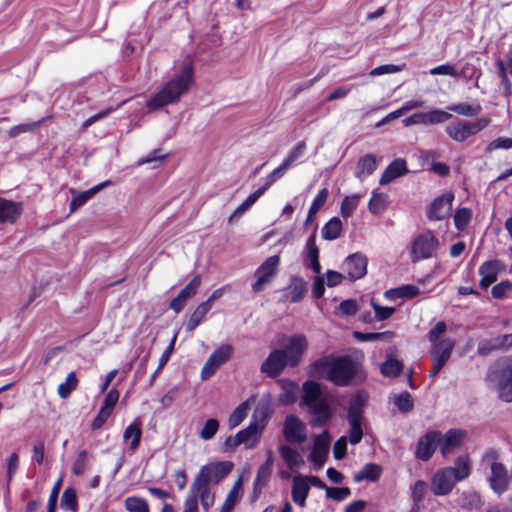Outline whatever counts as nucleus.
Segmentation results:
<instances>
[{"instance_id":"obj_47","label":"nucleus","mask_w":512,"mask_h":512,"mask_svg":"<svg viewBox=\"0 0 512 512\" xmlns=\"http://www.w3.org/2000/svg\"><path fill=\"white\" fill-rule=\"evenodd\" d=\"M428 486L426 482L422 480L416 481L413 486L411 487V498L413 501V511L418 510L420 504L425 498V495L427 493Z\"/></svg>"},{"instance_id":"obj_36","label":"nucleus","mask_w":512,"mask_h":512,"mask_svg":"<svg viewBox=\"0 0 512 512\" xmlns=\"http://www.w3.org/2000/svg\"><path fill=\"white\" fill-rule=\"evenodd\" d=\"M307 151V145L304 141L298 142L282 160V162L291 169L292 167L302 163V159Z\"/></svg>"},{"instance_id":"obj_41","label":"nucleus","mask_w":512,"mask_h":512,"mask_svg":"<svg viewBox=\"0 0 512 512\" xmlns=\"http://www.w3.org/2000/svg\"><path fill=\"white\" fill-rule=\"evenodd\" d=\"M211 310L210 306H208V303H200L194 312L191 314L187 324H186V331L193 332L203 321L206 314Z\"/></svg>"},{"instance_id":"obj_26","label":"nucleus","mask_w":512,"mask_h":512,"mask_svg":"<svg viewBox=\"0 0 512 512\" xmlns=\"http://www.w3.org/2000/svg\"><path fill=\"white\" fill-rule=\"evenodd\" d=\"M112 184L110 180H106L104 182H101L100 184L92 187L89 190L77 192L73 189L70 190L72 194V199L70 202V211L74 212L79 207L83 206L88 200H90L94 195H96L99 191H101L103 188L108 187Z\"/></svg>"},{"instance_id":"obj_64","label":"nucleus","mask_w":512,"mask_h":512,"mask_svg":"<svg viewBox=\"0 0 512 512\" xmlns=\"http://www.w3.org/2000/svg\"><path fill=\"white\" fill-rule=\"evenodd\" d=\"M497 149H512V138L507 137H499L493 141H491L485 148L487 153H490Z\"/></svg>"},{"instance_id":"obj_22","label":"nucleus","mask_w":512,"mask_h":512,"mask_svg":"<svg viewBox=\"0 0 512 512\" xmlns=\"http://www.w3.org/2000/svg\"><path fill=\"white\" fill-rule=\"evenodd\" d=\"M201 276L195 275L192 280L178 293L170 302V308L176 313H180L184 308L186 301L194 296L201 285Z\"/></svg>"},{"instance_id":"obj_17","label":"nucleus","mask_w":512,"mask_h":512,"mask_svg":"<svg viewBox=\"0 0 512 512\" xmlns=\"http://www.w3.org/2000/svg\"><path fill=\"white\" fill-rule=\"evenodd\" d=\"M440 436L441 433L439 431H428L418 440L415 457L424 462L430 460L439 445Z\"/></svg>"},{"instance_id":"obj_11","label":"nucleus","mask_w":512,"mask_h":512,"mask_svg":"<svg viewBox=\"0 0 512 512\" xmlns=\"http://www.w3.org/2000/svg\"><path fill=\"white\" fill-rule=\"evenodd\" d=\"M308 347L306 336L303 334H295L285 338L283 348L287 360L290 362V367H296Z\"/></svg>"},{"instance_id":"obj_57","label":"nucleus","mask_w":512,"mask_h":512,"mask_svg":"<svg viewBox=\"0 0 512 512\" xmlns=\"http://www.w3.org/2000/svg\"><path fill=\"white\" fill-rule=\"evenodd\" d=\"M241 489V480L236 481L234 486L229 491L228 495L226 496V499L222 505L221 508L225 509L226 511H231L234 509V506L236 503L240 500L239 491Z\"/></svg>"},{"instance_id":"obj_32","label":"nucleus","mask_w":512,"mask_h":512,"mask_svg":"<svg viewBox=\"0 0 512 512\" xmlns=\"http://www.w3.org/2000/svg\"><path fill=\"white\" fill-rule=\"evenodd\" d=\"M307 292V282L301 277H293L286 289V296L292 303L300 302Z\"/></svg>"},{"instance_id":"obj_50","label":"nucleus","mask_w":512,"mask_h":512,"mask_svg":"<svg viewBox=\"0 0 512 512\" xmlns=\"http://www.w3.org/2000/svg\"><path fill=\"white\" fill-rule=\"evenodd\" d=\"M472 210L467 207L459 208L454 214V225L458 231H464L472 218Z\"/></svg>"},{"instance_id":"obj_52","label":"nucleus","mask_w":512,"mask_h":512,"mask_svg":"<svg viewBox=\"0 0 512 512\" xmlns=\"http://www.w3.org/2000/svg\"><path fill=\"white\" fill-rule=\"evenodd\" d=\"M125 508L128 512H150L148 502L136 496L126 498Z\"/></svg>"},{"instance_id":"obj_59","label":"nucleus","mask_w":512,"mask_h":512,"mask_svg":"<svg viewBox=\"0 0 512 512\" xmlns=\"http://www.w3.org/2000/svg\"><path fill=\"white\" fill-rule=\"evenodd\" d=\"M394 404L401 412H409L413 409L414 406L412 396L407 391L395 395Z\"/></svg>"},{"instance_id":"obj_43","label":"nucleus","mask_w":512,"mask_h":512,"mask_svg":"<svg viewBox=\"0 0 512 512\" xmlns=\"http://www.w3.org/2000/svg\"><path fill=\"white\" fill-rule=\"evenodd\" d=\"M388 204V195L374 190L368 203V210L372 214H380L385 211Z\"/></svg>"},{"instance_id":"obj_54","label":"nucleus","mask_w":512,"mask_h":512,"mask_svg":"<svg viewBox=\"0 0 512 512\" xmlns=\"http://www.w3.org/2000/svg\"><path fill=\"white\" fill-rule=\"evenodd\" d=\"M403 369V364L397 359L389 358L381 365V373L387 377L398 376Z\"/></svg>"},{"instance_id":"obj_2","label":"nucleus","mask_w":512,"mask_h":512,"mask_svg":"<svg viewBox=\"0 0 512 512\" xmlns=\"http://www.w3.org/2000/svg\"><path fill=\"white\" fill-rule=\"evenodd\" d=\"M194 82L193 66L185 62L180 70L168 80L148 101L150 111L159 110L165 106L179 102L188 93Z\"/></svg>"},{"instance_id":"obj_38","label":"nucleus","mask_w":512,"mask_h":512,"mask_svg":"<svg viewBox=\"0 0 512 512\" xmlns=\"http://www.w3.org/2000/svg\"><path fill=\"white\" fill-rule=\"evenodd\" d=\"M142 436L141 430V421L139 418H136L124 431L123 438L124 440L131 439L130 449L131 451H135L140 444Z\"/></svg>"},{"instance_id":"obj_25","label":"nucleus","mask_w":512,"mask_h":512,"mask_svg":"<svg viewBox=\"0 0 512 512\" xmlns=\"http://www.w3.org/2000/svg\"><path fill=\"white\" fill-rule=\"evenodd\" d=\"M262 431L263 427H260L259 423L251 421L246 428L236 434L237 442L245 445L247 449H253L258 444Z\"/></svg>"},{"instance_id":"obj_21","label":"nucleus","mask_w":512,"mask_h":512,"mask_svg":"<svg viewBox=\"0 0 512 512\" xmlns=\"http://www.w3.org/2000/svg\"><path fill=\"white\" fill-rule=\"evenodd\" d=\"M303 261L304 265L310 268L314 273H321L319 248L316 245V231H314L306 240L303 251Z\"/></svg>"},{"instance_id":"obj_44","label":"nucleus","mask_w":512,"mask_h":512,"mask_svg":"<svg viewBox=\"0 0 512 512\" xmlns=\"http://www.w3.org/2000/svg\"><path fill=\"white\" fill-rule=\"evenodd\" d=\"M499 397L505 402H512V367L498 384Z\"/></svg>"},{"instance_id":"obj_15","label":"nucleus","mask_w":512,"mask_h":512,"mask_svg":"<svg viewBox=\"0 0 512 512\" xmlns=\"http://www.w3.org/2000/svg\"><path fill=\"white\" fill-rule=\"evenodd\" d=\"M506 269V265L502 260L492 259L483 262L478 273L481 276L479 285L482 290H486L491 284H493L500 273Z\"/></svg>"},{"instance_id":"obj_30","label":"nucleus","mask_w":512,"mask_h":512,"mask_svg":"<svg viewBox=\"0 0 512 512\" xmlns=\"http://www.w3.org/2000/svg\"><path fill=\"white\" fill-rule=\"evenodd\" d=\"M278 452L281 459L290 470L299 468L304 464V460L300 452L289 443L280 444L278 446Z\"/></svg>"},{"instance_id":"obj_49","label":"nucleus","mask_w":512,"mask_h":512,"mask_svg":"<svg viewBox=\"0 0 512 512\" xmlns=\"http://www.w3.org/2000/svg\"><path fill=\"white\" fill-rule=\"evenodd\" d=\"M77 385H78V378L76 376V373L70 372L67 375L65 382L61 383L58 386V389H57L58 395L62 399H66L77 388Z\"/></svg>"},{"instance_id":"obj_6","label":"nucleus","mask_w":512,"mask_h":512,"mask_svg":"<svg viewBox=\"0 0 512 512\" xmlns=\"http://www.w3.org/2000/svg\"><path fill=\"white\" fill-rule=\"evenodd\" d=\"M366 405V397L362 393H357L350 399L347 420L349 422V442L356 445L361 442L363 437V412Z\"/></svg>"},{"instance_id":"obj_37","label":"nucleus","mask_w":512,"mask_h":512,"mask_svg":"<svg viewBox=\"0 0 512 512\" xmlns=\"http://www.w3.org/2000/svg\"><path fill=\"white\" fill-rule=\"evenodd\" d=\"M453 118L452 114L441 109H431L427 112H421L422 125L441 124Z\"/></svg>"},{"instance_id":"obj_40","label":"nucleus","mask_w":512,"mask_h":512,"mask_svg":"<svg viewBox=\"0 0 512 512\" xmlns=\"http://www.w3.org/2000/svg\"><path fill=\"white\" fill-rule=\"evenodd\" d=\"M272 412L273 410L271 408L269 401L261 400L254 410L251 421L259 423V426L263 427L264 429L269 418L272 415Z\"/></svg>"},{"instance_id":"obj_12","label":"nucleus","mask_w":512,"mask_h":512,"mask_svg":"<svg viewBox=\"0 0 512 512\" xmlns=\"http://www.w3.org/2000/svg\"><path fill=\"white\" fill-rule=\"evenodd\" d=\"M233 354V347L230 344H223L218 347L206 360L201 369V379H209L218 368L226 363Z\"/></svg>"},{"instance_id":"obj_23","label":"nucleus","mask_w":512,"mask_h":512,"mask_svg":"<svg viewBox=\"0 0 512 512\" xmlns=\"http://www.w3.org/2000/svg\"><path fill=\"white\" fill-rule=\"evenodd\" d=\"M467 433L463 429H449L443 436H440V450L444 457H447L454 449L459 447Z\"/></svg>"},{"instance_id":"obj_18","label":"nucleus","mask_w":512,"mask_h":512,"mask_svg":"<svg viewBox=\"0 0 512 512\" xmlns=\"http://www.w3.org/2000/svg\"><path fill=\"white\" fill-rule=\"evenodd\" d=\"M329 446L330 435L328 431H323L315 437L309 459L316 469H321L325 464L329 453Z\"/></svg>"},{"instance_id":"obj_55","label":"nucleus","mask_w":512,"mask_h":512,"mask_svg":"<svg viewBox=\"0 0 512 512\" xmlns=\"http://www.w3.org/2000/svg\"><path fill=\"white\" fill-rule=\"evenodd\" d=\"M289 168L281 162L278 167H276L271 173H269L264 179V185L261 186V189H264V192L272 186L277 180L281 179Z\"/></svg>"},{"instance_id":"obj_33","label":"nucleus","mask_w":512,"mask_h":512,"mask_svg":"<svg viewBox=\"0 0 512 512\" xmlns=\"http://www.w3.org/2000/svg\"><path fill=\"white\" fill-rule=\"evenodd\" d=\"M378 161L376 157L372 154H367L361 157L357 163V169L355 172V176L363 180L366 177L373 174V172L377 169Z\"/></svg>"},{"instance_id":"obj_62","label":"nucleus","mask_w":512,"mask_h":512,"mask_svg":"<svg viewBox=\"0 0 512 512\" xmlns=\"http://www.w3.org/2000/svg\"><path fill=\"white\" fill-rule=\"evenodd\" d=\"M511 291L512 282H510L509 280H503L492 287L491 295L495 299H503Z\"/></svg>"},{"instance_id":"obj_8","label":"nucleus","mask_w":512,"mask_h":512,"mask_svg":"<svg viewBox=\"0 0 512 512\" xmlns=\"http://www.w3.org/2000/svg\"><path fill=\"white\" fill-rule=\"evenodd\" d=\"M438 248L439 240L432 231L427 230L414 239L411 248V261L416 263L432 258L437 255Z\"/></svg>"},{"instance_id":"obj_29","label":"nucleus","mask_w":512,"mask_h":512,"mask_svg":"<svg viewBox=\"0 0 512 512\" xmlns=\"http://www.w3.org/2000/svg\"><path fill=\"white\" fill-rule=\"evenodd\" d=\"M408 173L407 163L402 158L393 160L385 169L379 183L386 185L394 181L396 178L401 177Z\"/></svg>"},{"instance_id":"obj_53","label":"nucleus","mask_w":512,"mask_h":512,"mask_svg":"<svg viewBox=\"0 0 512 512\" xmlns=\"http://www.w3.org/2000/svg\"><path fill=\"white\" fill-rule=\"evenodd\" d=\"M360 201V196L357 194H352L346 196L341 203V215L344 218H349L353 215L355 209L357 208Z\"/></svg>"},{"instance_id":"obj_34","label":"nucleus","mask_w":512,"mask_h":512,"mask_svg":"<svg viewBox=\"0 0 512 512\" xmlns=\"http://www.w3.org/2000/svg\"><path fill=\"white\" fill-rule=\"evenodd\" d=\"M382 473V468L380 465L375 463L365 464L360 471H358L353 480L355 483H360L364 480H368L371 482H376L379 480Z\"/></svg>"},{"instance_id":"obj_51","label":"nucleus","mask_w":512,"mask_h":512,"mask_svg":"<svg viewBox=\"0 0 512 512\" xmlns=\"http://www.w3.org/2000/svg\"><path fill=\"white\" fill-rule=\"evenodd\" d=\"M46 120V118H42L35 122H29V123H23L18 124L13 127H11L8 130V135L10 138H16L21 134L32 132L40 127V125Z\"/></svg>"},{"instance_id":"obj_42","label":"nucleus","mask_w":512,"mask_h":512,"mask_svg":"<svg viewBox=\"0 0 512 512\" xmlns=\"http://www.w3.org/2000/svg\"><path fill=\"white\" fill-rule=\"evenodd\" d=\"M448 111L454 112L465 117H475L482 111L479 104L458 103L447 107Z\"/></svg>"},{"instance_id":"obj_7","label":"nucleus","mask_w":512,"mask_h":512,"mask_svg":"<svg viewBox=\"0 0 512 512\" xmlns=\"http://www.w3.org/2000/svg\"><path fill=\"white\" fill-rule=\"evenodd\" d=\"M489 124L490 119L486 117L472 121L456 118L452 123L445 127V132L452 140L456 142H464L469 137L484 130L489 126Z\"/></svg>"},{"instance_id":"obj_9","label":"nucleus","mask_w":512,"mask_h":512,"mask_svg":"<svg viewBox=\"0 0 512 512\" xmlns=\"http://www.w3.org/2000/svg\"><path fill=\"white\" fill-rule=\"evenodd\" d=\"M280 265V256L273 255L268 257L255 271L256 281L251 288L254 293H260L265 286L272 282L278 273Z\"/></svg>"},{"instance_id":"obj_63","label":"nucleus","mask_w":512,"mask_h":512,"mask_svg":"<svg viewBox=\"0 0 512 512\" xmlns=\"http://www.w3.org/2000/svg\"><path fill=\"white\" fill-rule=\"evenodd\" d=\"M87 461L88 452L86 450L80 451L72 467L73 473L77 476L82 475L86 471Z\"/></svg>"},{"instance_id":"obj_35","label":"nucleus","mask_w":512,"mask_h":512,"mask_svg":"<svg viewBox=\"0 0 512 512\" xmlns=\"http://www.w3.org/2000/svg\"><path fill=\"white\" fill-rule=\"evenodd\" d=\"M255 401V397L251 396L244 402H242L239 406H237L234 411L230 414L228 419V425L231 429L239 426L243 420L247 417L248 411L250 409V405Z\"/></svg>"},{"instance_id":"obj_10","label":"nucleus","mask_w":512,"mask_h":512,"mask_svg":"<svg viewBox=\"0 0 512 512\" xmlns=\"http://www.w3.org/2000/svg\"><path fill=\"white\" fill-rule=\"evenodd\" d=\"M282 433L289 444H303L307 440L306 424L295 414L285 417Z\"/></svg>"},{"instance_id":"obj_16","label":"nucleus","mask_w":512,"mask_h":512,"mask_svg":"<svg viewBox=\"0 0 512 512\" xmlns=\"http://www.w3.org/2000/svg\"><path fill=\"white\" fill-rule=\"evenodd\" d=\"M368 259L362 253L349 255L343 262L342 269L351 281L363 278L367 273Z\"/></svg>"},{"instance_id":"obj_14","label":"nucleus","mask_w":512,"mask_h":512,"mask_svg":"<svg viewBox=\"0 0 512 512\" xmlns=\"http://www.w3.org/2000/svg\"><path fill=\"white\" fill-rule=\"evenodd\" d=\"M205 479L195 477L188 491L187 496H194V499L200 501L201 506L207 512L214 504L215 493Z\"/></svg>"},{"instance_id":"obj_1","label":"nucleus","mask_w":512,"mask_h":512,"mask_svg":"<svg viewBox=\"0 0 512 512\" xmlns=\"http://www.w3.org/2000/svg\"><path fill=\"white\" fill-rule=\"evenodd\" d=\"M360 372L359 364L350 356H326L310 365L312 376L346 387L351 385Z\"/></svg>"},{"instance_id":"obj_60","label":"nucleus","mask_w":512,"mask_h":512,"mask_svg":"<svg viewBox=\"0 0 512 512\" xmlns=\"http://www.w3.org/2000/svg\"><path fill=\"white\" fill-rule=\"evenodd\" d=\"M218 429L219 422L214 418L208 419L200 431V438L205 441L210 440L215 436Z\"/></svg>"},{"instance_id":"obj_56","label":"nucleus","mask_w":512,"mask_h":512,"mask_svg":"<svg viewBox=\"0 0 512 512\" xmlns=\"http://www.w3.org/2000/svg\"><path fill=\"white\" fill-rule=\"evenodd\" d=\"M289 168L281 162L278 167H276L271 173H269L264 179V185L261 186V189H264V192L272 186L277 180L281 179Z\"/></svg>"},{"instance_id":"obj_20","label":"nucleus","mask_w":512,"mask_h":512,"mask_svg":"<svg viewBox=\"0 0 512 512\" xmlns=\"http://www.w3.org/2000/svg\"><path fill=\"white\" fill-rule=\"evenodd\" d=\"M286 366H290V362L287 360L284 352L280 349H275L262 363L260 370L262 373L274 378L279 376Z\"/></svg>"},{"instance_id":"obj_39","label":"nucleus","mask_w":512,"mask_h":512,"mask_svg":"<svg viewBox=\"0 0 512 512\" xmlns=\"http://www.w3.org/2000/svg\"><path fill=\"white\" fill-rule=\"evenodd\" d=\"M343 229L342 221L339 217H333L326 222L321 230L323 239L333 241L340 237Z\"/></svg>"},{"instance_id":"obj_48","label":"nucleus","mask_w":512,"mask_h":512,"mask_svg":"<svg viewBox=\"0 0 512 512\" xmlns=\"http://www.w3.org/2000/svg\"><path fill=\"white\" fill-rule=\"evenodd\" d=\"M354 337L362 342H372V341H390L394 337V332L392 331H384V332H354Z\"/></svg>"},{"instance_id":"obj_19","label":"nucleus","mask_w":512,"mask_h":512,"mask_svg":"<svg viewBox=\"0 0 512 512\" xmlns=\"http://www.w3.org/2000/svg\"><path fill=\"white\" fill-rule=\"evenodd\" d=\"M454 194L449 192L438 196L431 203L427 216L432 221H441L448 218L452 211Z\"/></svg>"},{"instance_id":"obj_28","label":"nucleus","mask_w":512,"mask_h":512,"mask_svg":"<svg viewBox=\"0 0 512 512\" xmlns=\"http://www.w3.org/2000/svg\"><path fill=\"white\" fill-rule=\"evenodd\" d=\"M432 345L431 357L433 361L445 365L451 357L455 341L452 338H445L436 343H432Z\"/></svg>"},{"instance_id":"obj_27","label":"nucleus","mask_w":512,"mask_h":512,"mask_svg":"<svg viewBox=\"0 0 512 512\" xmlns=\"http://www.w3.org/2000/svg\"><path fill=\"white\" fill-rule=\"evenodd\" d=\"M22 213V204L0 198V224H14Z\"/></svg>"},{"instance_id":"obj_3","label":"nucleus","mask_w":512,"mask_h":512,"mask_svg":"<svg viewBox=\"0 0 512 512\" xmlns=\"http://www.w3.org/2000/svg\"><path fill=\"white\" fill-rule=\"evenodd\" d=\"M301 404L308 408L313 427H323L332 418L331 405L327 397L322 396L321 386L315 381L308 380L303 383Z\"/></svg>"},{"instance_id":"obj_5","label":"nucleus","mask_w":512,"mask_h":512,"mask_svg":"<svg viewBox=\"0 0 512 512\" xmlns=\"http://www.w3.org/2000/svg\"><path fill=\"white\" fill-rule=\"evenodd\" d=\"M497 459L498 453L493 449H489L482 457V464L489 466L490 475L488 477V482L490 488L496 494L501 495L508 489L509 476L504 464L498 462Z\"/></svg>"},{"instance_id":"obj_45","label":"nucleus","mask_w":512,"mask_h":512,"mask_svg":"<svg viewBox=\"0 0 512 512\" xmlns=\"http://www.w3.org/2000/svg\"><path fill=\"white\" fill-rule=\"evenodd\" d=\"M264 193V189L259 187L235 209L233 214L229 217L228 221L231 222L235 216L242 215L248 211Z\"/></svg>"},{"instance_id":"obj_58","label":"nucleus","mask_w":512,"mask_h":512,"mask_svg":"<svg viewBox=\"0 0 512 512\" xmlns=\"http://www.w3.org/2000/svg\"><path fill=\"white\" fill-rule=\"evenodd\" d=\"M61 508L67 511H75L77 508V495L73 488L68 487L61 497Z\"/></svg>"},{"instance_id":"obj_4","label":"nucleus","mask_w":512,"mask_h":512,"mask_svg":"<svg viewBox=\"0 0 512 512\" xmlns=\"http://www.w3.org/2000/svg\"><path fill=\"white\" fill-rule=\"evenodd\" d=\"M471 467L469 457L459 456L454 466L438 470L431 480V489L434 495H447L457 482L466 479L470 475Z\"/></svg>"},{"instance_id":"obj_61","label":"nucleus","mask_w":512,"mask_h":512,"mask_svg":"<svg viewBox=\"0 0 512 512\" xmlns=\"http://www.w3.org/2000/svg\"><path fill=\"white\" fill-rule=\"evenodd\" d=\"M351 495L348 487H328L326 488V497L335 501H343Z\"/></svg>"},{"instance_id":"obj_13","label":"nucleus","mask_w":512,"mask_h":512,"mask_svg":"<svg viewBox=\"0 0 512 512\" xmlns=\"http://www.w3.org/2000/svg\"><path fill=\"white\" fill-rule=\"evenodd\" d=\"M234 464L230 461H217L203 465L197 477L205 479L209 484H218L232 471Z\"/></svg>"},{"instance_id":"obj_31","label":"nucleus","mask_w":512,"mask_h":512,"mask_svg":"<svg viewBox=\"0 0 512 512\" xmlns=\"http://www.w3.org/2000/svg\"><path fill=\"white\" fill-rule=\"evenodd\" d=\"M310 487L301 475L295 476L292 480L291 496L295 504L305 507Z\"/></svg>"},{"instance_id":"obj_24","label":"nucleus","mask_w":512,"mask_h":512,"mask_svg":"<svg viewBox=\"0 0 512 512\" xmlns=\"http://www.w3.org/2000/svg\"><path fill=\"white\" fill-rule=\"evenodd\" d=\"M512 347V333L482 340L478 344V353L488 355L494 350H508Z\"/></svg>"},{"instance_id":"obj_46","label":"nucleus","mask_w":512,"mask_h":512,"mask_svg":"<svg viewBox=\"0 0 512 512\" xmlns=\"http://www.w3.org/2000/svg\"><path fill=\"white\" fill-rule=\"evenodd\" d=\"M176 339H177V333L174 334V336L172 337L169 345L166 347V349L162 353V355H161V357L159 359L158 367L156 368V370L154 371V373L150 377V381H149L150 385H153V383H154L158 373H160V371L163 369V367L169 361V359H170V357H171V355H172V353L174 351Z\"/></svg>"}]
</instances>
